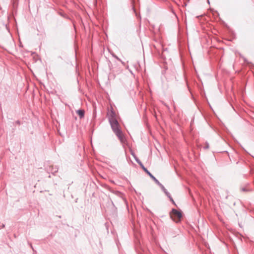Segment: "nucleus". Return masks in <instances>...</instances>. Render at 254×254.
<instances>
[{"label": "nucleus", "instance_id": "obj_1", "mask_svg": "<svg viewBox=\"0 0 254 254\" xmlns=\"http://www.w3.org/2000/svg\"><path fill=\"white\" fill-rule=\"evenodd\" d=\"M108 119L113 131L122 142H124L125 138L120 128L119 123L116 118V115L113 110L108 113Z\"/></svg>", "mask_w": 254, "mask_h": 254}, {"label": "nucleus", "instance_id": "obj_2", "mask_svg": "<svg viewBox=\"0 0 254 254\" xmlns=\"http://www.w3.org/2000/svg\"><path fill=\"white\" fill-rule=\"evenodd\" d=\"M182 216L181 212L177 211V210L173 209L172 211L171 217L175 220H179Z\"/></svg>", "mask_w": 254, "mask_h": 254}, {"label": "nucleus", "instance_id": "obj_3", "mask_svg": "<svg viewBox=\"0 0 254 254\" xmlns=\"http://www.w3.org/2000/svg\"><path fill=\"white\" fill-rule=\"evenodd\" d=\"M158 186H159L162 190L164 192V193L166 194V195L170 198V200L173 203H175L172 197H171L170 193L165 188V187L159 182V184H157Z\"/></svg>", "mask_w": 254, "mask_h": 254}, {"label": "nucleus", "instance_id": "obj_4", "mask_svg": "<svg viewBox=\"0 0 254 254\" xmlns=\"http://www.w3.org/2000/svg\"><path fill=\"white\" fill-rule=\"evenodd\" d=\"M142 169L150 177V178H152L154 181V182L157 184H159V182L158 181V180L155 177H154V176H153L150 173V172H149L148 170L146 168L144 167V166H142Z\"/></svg>", "mask_w": 254, "mask_h": 254}, {"label": "nucleus", "instance_id": "obj_5", "mask_svg": "<svg viewBox=\"0 0 254 254\" xmlns=\"http://www.w3.org/2000/svg\"><path fill=\"white\" fill-rule=\"evenodd\" d=\"M76 113L79 115L80 118H82L84 115V111L83 110H78Z\"/></svg>", "mask_w": 254, "mask_h": 254}, {"label": "nucleus", "instance_id": "obj_6", "mask_svg": "<svg viewBox=\"0 0 254 254\" xmlns=\"http://www.w3.org/2000/svg\"><path fill=\"white\" fill-rule=\"evenodd\" d=\"M135 160L140 165V166L142 168V166H143V165L142 164V163L140 161V160L138 159H137V158H135Z\"/></svg>", "mask_w": 254, "mask_h": 254}, {"label": "nucleus", "instance_id": "obj_7", "mask_svg": "<svg viewBox=\"0 0 254 254\" xmlns=\"http://www.w3.org/2000/svg\"><path fill=\"white\" fill-rule=\"evenodd\" d=\"M241 190H242V191H248V190H247L246 188H242V189H241Z\"/></svg>", "mask_w": 254, "mask_h": 254}, {"label": "nucleus", "instance_id": "obj_8", "mask_svg": "<svg viewBox=\"0 0 254 254\" xmlns=\"http://www.w3.org/2000/svg\"><path fill=\"white\" fill-rule=\"evenodd\" d=\"M208 147V146L207 145V146H206V147H205V148H207Z\"/></svg>", "mask_w": 254, "mask_h": 254}]
</instances>
